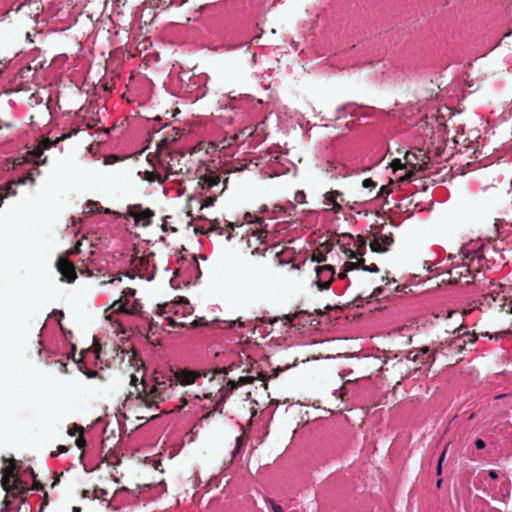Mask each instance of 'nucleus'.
I'll return each mask as SVG.
<instances>
[{
	"instance_id": "19",
	"label": "nucleus",
	"mask_w": 512,
	"mask_h": 512,
	"mask_svg": "<svg viewBox=\"0 0 512 512\" xmlns=\"http://www.w3.org/2000/svg\"><path fill=\"white\" fill-rule=\"evenodd\" d=\"M111 309L113 312H123L126 314H136L141 309V304L138 301H134L130 304L129 302H124L123 300H117L111 305Z\"/></svg>"
},
{
	"instance_id": "12",
	"label": "nucleus",
	"mask_w": 512,
	"mask_h": 512,
	"mask_svg": "<svg viewBox=\"0 0 512 512\" xmlns=\"http://www.w3.org/2000/svg\"><path fill=\"white\" fill-rule=\"evenodd\" d=\"M405 165L410 166L412 169L418 167L419 171L427 169L430 156H428L423 150L419 149L417 152H406L404 156Z\"/></svg>"
},
{
	"instance_id": "56",
	"label": "nucleus",
	"mask_w": 512,
	"mask_h": 512,
	"mask_svg": "<svg viewBox=\"0 0 512 512\" xmlns=\"http://www.w3.org/2000/svg\"><path fill=\"white\" fill-rule=\"evenodd\" d=\"M84 374L88 377V378H94L98 375V372L96 370H87V371H84Z\"/></svg>"
},
{
	"instance_id": "5",
	"label": "nucleus",
	"mask_w": 512,
	"mask_h": 512,
	"mask_svg": "<svg viewBox=\"0 0 512 512\" xmlns=\"http://www.w3.org/2000/svg\"><path fill=\"white\" fill-rule=\"evenodd\" d=\"M254 381V377L251 376H241L238 378L237 381L229 380L226 384L225 389H219L218 392L215 394L213 400L215 401V404L213 406V409L208 411L206 414H204L201 417V420L208 419L214 411H219L220 414L223 413V406L222 403L225 401L226 397L232 393L235 389H237L239 386L251 384Z\"/></svg>"
},
{
	"instance_id": "51",
	"label": "nucleus",
	"mask_w": 512,
	"mask_h": 512,
	"mask_svg": "<svg viewBox=\"0 0 512 512\" xmlns=\"http://www.w3.org/2000/svg\"><path fill=\"white\" fill-rule=\"evenodd\" d=\"M379 268L375 263H371L370 265L366 266L365 272H373V273H379Z\"/></svg>"
},
{
	"instance_id": "17",
	"label": "nucleus",
	"mask_w": 512,
	"mask_h": 512,
	"mask_svg": "<svg viewBox=\"0 0 512 512\" xmlns=\"http://www.w3.org/2000/svg\"><path fill=\"white\" fill-rule=\"evenodd\" d=\"M180 138V130L173 127L170 131H167L165 136L157 143V154L158 157H163L167 154V151H172L169 145Z\"/></svg>"
},
{
	"instance_id": "28",
	"label": "nucleus",
	"mask_w": 512,
	"mask_h": 512,
	"mask_svg": "<svg viewBox=\"0 0 512 512\" xmlns=\"http://www.w3.org/2000/svg\"><path fill=\"white\" fill-rule=\"evenodd\" d=\"M355 259H356V262H350V261L345 262V264H344L345 271H351L356 268H360L361 270L365 271L367 265L365 263L364 257L357 256V258H355Z\"/></svg>"
},
{
	"instance_id": "47",
	"label": "nucleus",
	"mask_w": 512,
	"mask_h": 512,
	"mask_svg": "<svg viewBox=\"0 0 512 512\" xmlns=\"http://www.w3.org/2000/svg\"><path fill=\"white\" fill-rule=\"evenodd\" d=\"M414 175V171H409L408 173H406V175L399 178V182H409L411 181L412 177H414Z\"/></svg>"
},
{
	"instance_id": "38",
	"label": "nucleus",
	"mask_w": 512,
	"mask_h": 512,
	"mask_svg": "<svg viewBox=\"0 0 512 512\" xmlns=\"http://www.w3.org/2000/svg\"><path fill=\"white\" fill-rule=\"evenodd\" d=\"M161 1V5L163 7H170L174 4L176 5H182L184 3L185 0H180V2H178V0H160Z\"/></svg>"
},
{
	"instance_id": "37",
	"label": "nucleus",
	"mask_w": 512,
	"mask_h": 512,
	"mask_svg": "<svg viewBox=\"0 0 512 512\" xmlns=\"http://www.w3.org/2000/svg\"><path fill=\"white\" fill-rule=\"evenodd\" d=\"M116 439V436L113 435V438H111L110 436H106L103 440H102V447L103 448H109L111 449L110 445L113 444L114 440Z\"/></svg>"
},
{
	"instance_id": "54",
	"label": "nucleus",
	"mask_w": 512,
	"mask_h": 512,
	"mask_svg": "<svg viewBox=\"0 0 512 512\" xmlns=\"http://www.w3.org/2000/svg\"><path fill=\"white\" fill-rule=\"evenodd\" d=\"M187 403H188L187 399H186L185 397H181V398L179 399V404H177V405H176V408H177L178 410H180V409H182L184 406H186V405H187Z\"/></svg>"
},
{
	"instance_id": "3",
	"label": "nucleus",
	"mask_w": 512,
	"mask_h": 512,
	"mask_svg": "<svg viewBox=\"0 0 512 512\" xmlns=\"http://www.w3.org/2000/svg\"><path fill=\"white\" fill-rule=\"evenodd\" d=\"M44 9L41 0H25L17 8L7 10L0 21L7 20L18 26H31L37 23V19Z\"/></svg>"
},
{
	"instance_id": "22",
	"label": "nucleus",
	"mask_w": 512,
	"mask_h": 512,
	"mask_svg": "<svg viewBox=\"0 0 512 512\" xmlns=\"http://www.w3.org/2000/svg\"><path fill=\"white\" fill-rule=\"evenodd\" d=\"M208 225L211 228V232H217L219 235H224L227 233V238L230 237L231 231L234 229L233 224L227 221H223V223L214 219L213 221H208Z\"/></svg>"
},
{
	"instance_id": "44",
	"label": "nucleus",
	"mask_w": 512,
	"mask_h": 512,
	"mask_svg": "<svg viewBox=\"0 0 512 512\" xmlns=\"http://www.w3.org/2000/svg\"><path fill=\"white\" fill-rule=\"evenodd\" d=\"M405 163L403 164L402 161L400 159H394L392 162H391V167L393 168V170H398V169H402L403 167H405Z\"/></svg>"
},
{
	"instance_id": "24",
	"label": "nucleus",
	"mask_w": 512,
	"mask_h": 512,
	"mask_svg": "<svg viewBox=\"0 0 512 512\" xmlns=\"http://www.w3.org/2000/svg\"><path fill=\"white\" fill-rule=\"evenodd\" d=\"M227 182H228V178H225L222 182V187L221 189L217 190V191H213L211 193V195L205 197L202 201H201V204H200V208H204V207H210V206H213L214 205V202L216 201L217 199V196L220 195L225 189H226V186H227Z\"/></svg>"
},
{
	"instance_id": "46",
	"label": "nucleus",
	"mask_w": 512,
	"mask_h": 512,
	"mask_svg": "<svg viewBox=\"0 0 512 512\" xmlns=\"http://www.w3.org/2000/svg\"><path fill=\"white\" fill-rule=\"evenodd\" d=\"M28 161H29V160H28V157H27V156L17 157V158H15V159H14V161H13V165H14V167H16V166H20V165H22V164H24V163H26V162H28Z\"/></svg>"
},
{
	"instance_id": "14",
	"label": "nucleus",
	"mask_w": 512,
	"mask_h": 512,
	"mask_svg": "<svg viewBox=\"0 0 512 512\" xmlns=\"http://www.w3.org/2000/svg\"><path fill=\"white\" fill-rule=\"evenodd\" d=\"M504 245L505 244L503 240L493 241L482 245L478 250L474 251V254L477 257V262H479L482 259H489L495 261V259L493 258V254L498 253L500 251H504Z\"/></svg>"
},
{
	"instance_id": "7",
	"label": "nucleus",
	"mask_w": 512,
	"mask_h": 512,
	"mask_svg": "<svg viewBox=\"0 0 512 512\" xmlns=\"http://www.w3.org/2000/svg\"><path fill=\"white\" fill-rule=\"evenodd\" d=\"M394 237L390 230V226L387 224L381 225L378 231L372 234L369 246L372 252L384 253L389 250V247L393 244Z\"/></svg>"
},
{
	"instance_id": "20",
	"label": "nucleus",
	"mask_w": 512,
	"mask_h": 512,
	"mask_svg": "<svg viewBox=\"0 0 512 512\" xmlns=\"http://www.w3.org/2000/svg\"><path fill=\"white\" fill-rule=\"evenodd\" d=\"M354 249H345L344 252L347 256L352 258H357V256H364L366 253L367 240L362 236L358 235L354 240Z\"/></svg>"
},
{
	"instance_id": "29",
	"label": "nucleus",
	"mask_w": 512,
	"mask_h": 512,
	"mask_svg": "<svg viewBox=\"0 0 512 512\" xmlns=\"http://www.w3.org/2000/svg\"><path fill=\"white\" fill-rule=\"evenodd\" d=\"M355 259H356V262H350V261L345 262V264H344L345 271H351L356 268H360L361 270L365 271L367 265L365 263L364 257L357 256V258H355Z\"/></svg>"
},
{
	"instance_id": "26",
	"label": "nucleus",
	"mask_w": 512,
	"mask_h": 512,
	"mask_svg": "<svg viewBox=\"0 0 512 512\" xmlns=\"http://www.w3.org/2000/svg\"><path fill=\"white\" fill-rule=\"evenodd\" d=\"M154 381H155V384L153 385V387L149 391V394L147 395V397H149L152 401H156V398L161 397V395L157 394V393H158V390L160 389L161 385L167 384V376L160 377L159 375H157L154 377Z\"/></svg>"
},
{
	"instance_id": "33",
	"label": "nucleus",
	"mask_w": 512,
	"mask_h": 512,
	"mask_svg": "<svg viewBox=\"0 0 512 512\" xmlns=\"http://www.w3.org/2000/svg\"><path fill=\"white\" fill-rule=\"evenodd\" d=\"M194 232L197 235H205L211 232V228L208 225V222L203 225H196L194 227Z\"/></svg>"
},
{
	"instance_id": "64",
	"label": "nucleus",
	"mask_w": 512,
	"mask_h": 512,
	"mask_svg": "<svg viewBox=\"0 0 512 512\" xmlns=\"http://www.w3.org/2000/svg\"><path fill=\"white\" fill-rule=\"evenodd\" d=\"M489 476L492 478V479H496L498 478V474L495 470H490L489 471Z\"/></svg>"
},
{
	"instance_id": "62",
	"label": "nucleus",
	"mask_w": 512,
	"mask_h": 512,
	"mask_svg": "<svg viewBox=\"0 0 512 512\" xmlns=\"http://www.w3.org/2000/svg\"><path fill=\"white\" fill-rule=\"evenodd\" d=\"M137 382H138V378H137V376H136V375H133V374H132V375H130V384H131L132 386H135V387H136V386H137Z\"/></svg>"
},
{
	"instance_id": "9",
	"label": "nucleus",
	"mask_w": 512,
	"mask_h": 512,
	"mask_svg": "<svg viewBox=\"0 0 512 512\" xmlns=\"http://www.w3.org/2000/svg\"><path fill=\"white\" fill-rule=\"evenodd\" d=\"M201 172L197 171V174L194 177L199 179L198 185L202 190L206 191H217L221 189V178L220 176L209 169L204 163L202 164Z\"/></svg>"
},
{
	"instance_id": "34",
	"label": "nucleus",
	"mask_w": 512,
	"mask_h": 512,
	"mask_svg": "<svg viewBox=\"0 0 512 512\" xmlns=\"http://www.w3.org/2000/svg\"><path fill=\"white\" fill-rule=\"evenodd\" d=\"M136 293L135 289L127 288L122 292V296L119 300H123L124 302H129V297H133Z\"/></svg>"
},
{
	"instance_id": "36",
	"label": "nucleus",
	"mask_w": 512,
	"mask_h": 512,
	"mask_svg": "<svg viewBox=\"0 0 512 512\" xmlns=\"http://www.w3.org/2000/svg\"><path fill=\"white\" fill-rule=\"evenodd\" d=\"M391 193V189L387 185H383L380 187L379 191L377 192L376 197H385Z\"/></svg>"
},
{
	"instance_id": "40",
	"label": "nucleus",
	"mask_w": 512,
	"mask_h": 512,
	"mask_svg": "<svg viewBox=\"0 0 512 512\" xmlns=\"http://www.w3.org/2000/svg\"><path fill=\"white\" fill-rule=\"evenodd\" d=\"M362 186L364 188L373 189L376 187V182H374L371 178H367L363 180Z\"/></svg>"
},
{
	"instance_id": "16",
	"label": "nucleus",
	"mask_w": 512,
	"mask_h": 512,
	"mask_svg": "<svg viewBox=\"0 0 512 512\" xmlns=\"http://www.w3.org/2000/svg\"><path fill=\"white\" fill-rule=\"evenodd\" d=\"M483 302L487 306H491L493 303H497L498 306H502V302L505 300L503 295V286L498 283H490L488 290L483 294Z\"/></svg>"
},
{
	"instance_id": "58",
	"label": "nucleus",
	"mask_w": 512,
	"mask_h": 512,
	"mask_svg": "<svg viewBox=\"0 0 512 512\" xmlns=\"http://www.w3.org/2000/svg\"><path fill=\"white\" fill-rule=\"evenodd\" d=\"M271 508H272L273 512H284L283 508L280 505L275 504V503L271 504Z\"/></svg>"
},
{
	"instance_id": "45",
	"label": "nucleus",
	"mask_w": 512,
	"mask_h": 512,
	"mask_svg": "<svg viewBox=\"0 0 512 512\" xmlns=\"http://www.w3.org/2000/svg\"><path fill=\"white\" fill-rule=\"evenodd\" d=\"M118 160H119V158L116 155L111 154V155H108V156L105 157L104 163L106 165H110V164H114Z\"/></svg>"
},
{
	"instance_id": "13",
	"label": "nucleus",
	"mask_w": 512,
	"mask_h": 512,
	"mask_svg": "<svg viewBox=\"0 0 512 512\" xmlns=\"http://www.w3.org/2000/svg\"><path fill=\"white\" fill-rule=\"evenodd\" d=\"M56 268L61 274V281L72 283L77 278L75 265L64 256L58 257L56 261Z\"/></svg>"
},
{
	"instance_id": "50",
	"label": "nucleus",
	"mask_w": 512,
	"mask_h": 512,
	"mask_svg": "<svg viewBox=\"0 0 512 512\" xmlns=\"http://www.w3.org/2000/svg\"><path fill=\"white\" fill-rule=\"evenodd\" d=\"M327 210L333 211L334 213H339L342 210V206L339 202H334V204L327 208Z\"/></svg>"
},
{
	"instance_id": "61",
	"label": "nucleus",
	"mask_w": 512,
	"mask_h": 512,
	"mask_svg": "<svg viewBox=\"0 0 512 512\" xmlns=\"http://www.w3.org/2000/svg\"><path fill=\"white\" fill-rule=\"evenodd\" d=\"M166 307H168V304H165L164 306L158 305V312H157L158 315H163V314L167 313Z\"/></svg>"
},
{
	"instance_id": "27",
	"label": "nucleus",
	"mask_w": 512,
	"mask_h": 512,
	"mask_svg": "<svg viewBox=\"0 0 512 512\" xmlns=\"http://www.w3.org/2000/svg\"><path fill=\"white\" fill-rule=\"evenodd\" d=\"M86 205H87V208H89V212H94V209H96L98 212H103L105 214H113V215H116L118 217H122V216L125 217V214L112 211L109 208H104L102 206L98 207V202H95V201H92V200H89Z\"/></svg>"
},
{
	"instance_id": "2",
	"label": "nucleus",
	"mask_w": 512,
	"mask_h": 512,
	"mask_svg": "<svg viewBox=\"0 0 512 512\" xmlns=\"http://www.w3.org/2000/svg\"><path fill=\"white\" fill-rule=\"evenodd\" d=\"M162 165L166 163V170L169 174L194 176L201 172L202 162L194 157L193 152L184 153L180 150L167 151L163 157H159Z\"/></svg>"
},
{
	"instance_id": "63",
	"label": "nucleus",
	"mask_w": 512,
	"mask_h": 512,
	"mask_svg": "<svg viewBox=\"0 0 512 512\" xmlns=\"http://www.w3.org/2000/svg\"><path fill=\"white\" fill-rule=\"evenodd\" d=\"M202 320H203V319H201V320H193V322H191V325H192L193 327H198V326H200V325H203L204 323H203V321H202Z\"/></svg>"
},
{
	"instance_id": "18",
	"label": "nucleus",
	"mask_w": 512,
	"mask_h": 512,
	"mask_svg": "<svg viewBox=\"0 0 512 512\" xmlns=\"http://www.w3.org/2000/svg\"><path fill=\"white\" fill-rule=\"evenodd\" d=\"M7 495L13 498L22 497L28 490L27 482L23 481L19 477H15L11 482H9V487L3 488Z\"/></svg>"
},
{
	"instance_id": "25",
	"label": "nucleus",
	"mask_w": 512,
	"mask_h": 512,
	"mask_svg": "<svg viewBox=\"0 0 512 512\" xmlns=\"http://www.w3.org/2000/svg\"><path fill=\"white\" fill-rule=\"evenodd\" d=\"M2 479H1V486L2 488L9 487V482H11L15 477H18L15 474V464L12 462L10 465L5 467L2 470Z\"/></svg>"
},
{
	"instance_id": "8",
	"label": "nucleus",
	"mask_w": 512,
	"mask_h": 512,
	"mask_svg": "<svg viewBox=\"0 0 512 512\" xmlns=\"http://www.w3.org/2000/svg\"><path fill=\"white\" fill-rule=\"evenodd\" d=\"M201 376H207L206 372L192 371L189 369H170L168 374L169 387L174 384L191 385Z\"/></svg>"
},
{
	"instance_id": "30",
	"label": "nucleus",
	"mask_w": 512,
	"mask_h": 512,
	"mask_svg": "<svg viewBox=\"0 0 512 512\" xmlns=\"http://www.w3.org/2000/svg\"><path fill=\"white\" fill-rule=\"evenodd\" d=\"M144 180L152 183V182H159V183H164V181L167 179V177H162L161 174H159L158 172L152 170V171H149V170H146L144 172V177H143Z\"/></svg>"
},
{
	"instance_id": "10",
	"label": "nucleus",
	"mask_w": 512,
	"mask_h": 512,
	"mask_svg": "<svg viewBox=\"0 0 512 512\" xmlns=\"http://www.w3.org/2000/svg\"><path fill=\"white\" fill-rule=\"evenodd\" d=\"M134 219L136 225L147 227L152 223L155 213L150 208H144L141 204L128 205L125 216Z\"/></svg>"
},
{
	"instance_id": "15",
	"label": "nucleus",
	"mask_w": 512,
	"mask_h": 512,
	"mask_svg": "<svg viewBox=\"0 0 512 512\" xmlns=\"http://www.w3.org/2000/svg\"><path fill=\"white\" fill-rule=\"evenodd\" d=\"M315 272L317 277L316 283L319 290L329 288L335 275L334 267L332 265L317 266Z\"/></svg>"
},
{
	"instance_id": "32",
	"label": "nucleus",
	"mask_w": 512,
	"mask_h": 512,
	"mask_svg": "<svg viewBox=\"0 0 512 512\" xmlns=\"http://www.w3.org/2000/svg\"><path fill=\"white\" fill-rule=\"evenodd\" d=\"M74 428L80 433V435L75 440V444L79 449H81L85 446L86 443L85 438L83 436L84 428L77 424H74Z\"/></svg>"
},
{
	"instance_id": "42",
	"label": "nucleus",
	"mask_w": 512,
	"mask_h": 512,
	"mask_svg": "<svg viewBox=\"0 0 512 512\" xmlns=\"http://www.w3.org/2000/svg\"><path fill=\"white\" fill-rule=\"evenodd\" d=\"M31 474H32V477H33V489L43 490L44 486L40 482L37 481L36 475H35L33 469H31Z\"/></svg>"
},
{
	"instance_id": "59",
	"label": "nucleus",
	"mask_w": 512,
	"mask_h": 512,
	"mask_svg": "<svg viewBox=\"0 0 512 512\" xmlns=\"http://www.w3.org/2000/svg\"><path fill=\"white\" fill-rule=\"evenodd\" d=\"M475 446L477 449H483L485 447V442L482 439H477L475 441Z\"/></svg>"
},
{
	"instance_id": "49",
	"label": "nucleus",
	"mask_w": 512,
	"mask_h": 512,
	"mask_svg": "<svg viewBox=\"0 0 512 512\" xmlns=\"http://www.w3.org/2000/svg\"><path fill=\"white\" fill-rule=\"evenodd\" d=\"M507 333H508V332H505V331H503V332H497V333H495V334H490V333L486 332V333H485V334H483V335H484V336L489 337L490 339H499V338H501V337H502V335L507 334Z\"/></svg>"
},
{
	"instance_id": "57",
	"label": "nucleus",
	"mask_w": 512,
	"mask_h": 512,
	"mask_svg": "<svg viewBox=\"0 0 512 512\" xmlns=\"http://www.w3.org/2000/svg\"><path fill=\"white\" fill-rule=\"evenodd\" d=\"M448 446L449 444H447L445 447H444V450L442 451L439 459H438V463L442 464L444 459H445V455H446V452H447V449H448Z\"/></svg>"
},
{
	"instance_id": "39",
	"label": "nucleus",
	"mask_w": 512,
	"mask_h": 512,
	"mask_svg": "<svg viewBox=\"0 0 512 512\" xmlns=\"http://www.w3.org/2000/svg\"><path fill=\"white\" fill-rule=\"evenodd\" d=\"M165 320L168 322V325H169L170 327H177V326H182V327H184V326H186V323H185V322H177V321H176L174 318H172V317H167Z\"/></svg>"
},
{
	"instance_id": "53",
	"label": "nucleus",
	"mask_w": 512,
	"mask_h": 512,
	"mask_svg": "<svg viewBox=\"0 0 512 512\" xmlns=\"http://www.w3.org/2000/svg\"><path fill=\"white\" fill-rule=\"evenodd\" d=\"M29 100L31 105H33L34 103L37 104L42 102V98H40L37 94H32Z\"/></svg>"
},
{
	"instance_id": "31",
	"label": "nucleus",
	"mask_w": 512,
	"mask_h": 512,
	"mask_svg": "<svg viewBox=\"0 0 512 512\" xmlns=\"http://www.w3.org/2000/svg\"><path fill=\"white\" fill-rule=\"evenodd\" d=\"M341 196H342V194L337 190L329 191V192L325 193V195H324L325 201L329 206H332L334 204V202H338L337 199H338V197H341Z\"/></svg>"
},
{
	"instance_id": "43",
	"label": "nucleus",
	"mask_w": 512,
	"mask_h": 512,
	"mask_svg": "<svg viewBox=\"0 0 512 512\" xmlns=\"http://www.w3.org/2000/svg\"><path fill=\"white\" fill-rule=\"evenodd\" d=\"M44 151L37 145L29 154L34 158H40Z\"/></svg>"
},
{
	"instance_id": "1",
	"label": "nucleus",
	"mask_w": 512,
	"mask_h": 512,
	"mask_svg": "<svg viewBox=\"0 0 512 512\" xmlns=\"http://www.w3.org/2000/svg\"><path fill=\"white\" fill-rule=\"evenodd\" d=\"M462 330V327L458 328V333ZM477 340V335L475 332H463L459 334L458 337H454L449 342L441 341L438 343H433L432 347L424 346L421 347L418 351H409L405 360L398 361L395 366L398 370L403 369H414L417 370L418 367H411L410 363L413 362L417 364H426L433 363L436 359L437 354H442L448 356L453 352H459L465 344H473Z\"/></svg>"
},
{
	"instance_id": "55",
	"label": "nucleus",
	"mask_w": 512,
	"mask_h": 512,
	"mask_svg": "<svg viewBox=\"0 0 512 512\" xmlns=\"http://www.w3.org/2000/svg\"><path fill=\"white\" fill-rule=\"evenodd\" d=\"M296 317H297V315L293 314V315H284L283 318L286 321L285 324H291Z\"/></svg>"
},
{
	"instance_id": "35",
	"label": "nucleus",
	"mask_w": 512,
	"mask_h": 512,
	"mask_svg": "<svg viewBox=\"0 0 512 512\" xmlns=\"http://www.w3.org/2000/svg\"><path fill=\"white\" fill-rule=\"evenodd\" d=\"M306 199V194L303 191H297L294 195V201L299 204H303Z\"/></svg>"
},
{
	"instance_id": "21",
	"label": "nucleus",
	"mask_w": 512,
	"mask_h": 512,
	"mask_svg": "<svg viewBox=\"0 0 512 512\" xmlns=\"http://www.w3.org/2000/svg\"><path fill=\"white\" fill-rule=\"evenodd\" d=\"M334 244L325 241L320 244L312 253V261L320 263L326 261V255L332 251Z\"/></svg>"
},
{
	"instance_id": "48",
	"label": "nucleus",
	"mask_w": 512,
	"mask_h": 512,
	"mask_svg": "<svg viewBox=\"0 0 512 512\" xmlns=\"http://www.w3.org/2000/svg\"><path fill=\"white\" fill-rule=\"evenodd\" d=\"M216 374H221L223 379H225L226 375L228 374L227 368H219L215 370L210 380H213Z\"/></svg>"
},
{
	"instance_id": "41",
	"label": "nucleus",
	"mask_w": 512,
	"mask_h": 512,
	"mask_svg": "<svg viewBox=\"0 0 512 512\" xmlns=\"http://www.w3.org/2000/svg\"><path fill=\"white\" fill-rule=\"evenodd\" d=\"M67 451H68V448H67L66 446H64V445H59V446L57 447V450H56V451H52V452L50 453V455H51V457H56V456H58L59 454H61V453H65V452H67Z\"/></svg>"
},
{
	"instance_id": "4",
	"label": "nucleus",
	"mask_w": 512,
	"mask_h": 512,
	"mask_svg": "<svg viewBox=\"0 0 512 512\" xmlns=\"http://www.w3.org/2000/svg\"><path fill=\"white\" fill-rule=\"evenodd\" d=\"M461 260V263H452L453 266L446 273L448 277L442 278V282L468 285L475 279V276L472 274L473 269L478 270V267L475 266V260H477L475 254L473 253L471 256L463 254Z\"/></svg>"
},
{
	"instance_id": "11",
	"label": "nucleus",
	"mask_w": 512,
	"mask_h": 512,
	"mask_svg": "<svg viewBox=\"0 0 512 512\" xmlns=\"http://www.w3.org/2000/svg\"><path fill=\"white\" fill-rule=\"evenodd\" d=\"M266 251L267 248L258 247L246 257L245 266L250 273L259 272L266 266Z\"/></svg>"
},
{
	"instance_id": "23",
	"label": "nucleus",
	"mask_w": 512,
	"mask_h": 512,
	"mask_svg": "<svg viewBox=\"0 0 512 512\" xmlns=\"http://www.w3.org/2000/svg\"><path fill=\"white\" fill-rule=\"evenodd\" d=\"M77 131L74 130L73 132L71 133H65V134H62L60 137H57L55 140H51L50 138L48 137H42L39 142H38V146L43 150H48L50 149L51 147L53 146H56L59 142L69 138L72 134H76Z\"/></svg>"
},
{
	"instance_id": "6",
	"label": "nucleus",
	"mask_w": 512,
	"mask_h": 512,
	"mask_svg": "<svg viewBox=\"0 0 512 512\" xmlns=\"http://www.w3.org/2000/svg\"><path fill=\"white\" fill-rule=\"evenodd\" d=\"M375 283L376 282L366 274L358 275L355 279L357 295L355 296L353 302H358L359 300H368L371 298L377 299L379 296H381L383 288L381 286L374 287Z\"/></svg>"
},
{
	"instance_id": "52",
	"label": "nucleus",
	"mask_w": 512,
	"mask_h": 512,
	"mask_svg": "<svg viewBox=\"0 0 512 512\" xmlns=\"http://www.w3.org/2000/svg\"><path fill=\"white\" fill-rule=\"evenodd\" d=\"M167 387H169V381L168 380H167V384L166 385H161L160 386V389L158 390L157 394H160L161 397L160 398H156V400H163L164 399V392L167 389Z\"/></svg>"
},
{
	"instance_id": "60",
	"label": "nucleus",
	"mask_w": 512,
	"mask_h": 512,
	"mask_svg": "<svg viewBox=\"0 0 512 512\" xmlns=\"http://www.w3.org/2000/svg\"><path fill=\"white\" fill-rule=\"evenodd\" d=\"M112 350H113V352H115V353H116V355H119V352H120L121 354H124V353H125V350H124V349H121V347H120V346H118V345H114V346H113V348H112Z\"/></svg>"
}]
</instances>
